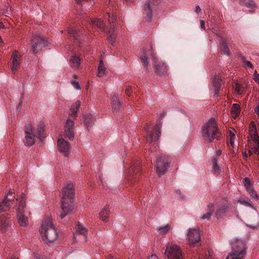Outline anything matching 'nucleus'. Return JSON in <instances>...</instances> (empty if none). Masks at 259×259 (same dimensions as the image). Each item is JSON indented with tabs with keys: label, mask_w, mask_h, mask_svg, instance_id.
Here are the masks:
<instances>
[{
	"label": "nucleus",
	"mask_w": 259,
	"mask_h": 259,
	"mask_svg": "<svg viewBox=\"0 0 259 259\" xmlns=\"http://www.w3.org/2000/svg\"><path fill=\"white\" fill-rule=\"evenodd\" d=\"M201 134L204 140L209 143L221 139L222 134L215 118H211L202 126Z\"/></svg>",
	"instance_id": "obj_4"
},
{
	"label": "nucleus",
	"mask_w": 259,
	"mask_h": 259,
	"mask_svg": "<svg viewBox=\"0 0 259 259\" xmlns=\"http://www.w3.org/2000/svg\"><path fill=\"white\" fill-rule=\"evenodd\" d=\"M243 183H244V186H246L247 185L250 184L251 182L249 178H245L243 180Z\"/></svg>",
	"instance_id": "obj_48"
},
{
	"label": "nucleus",
	"mask_w": 259,
	"mask_h": 259,
	"mask_svg": "<svg viewBox=\"0 0 259 259\" xmlns=\"http://www.w3.org/2000/svg\"><path fill=\"white\" fill-rule=\"evenodd\" d=\"M148 259H158V258L156 255L153 254Z\"/></svg>",
	"instance_id": "obj_57"
},
{
	"label": "nucleus",
	"mask_w": 259,
	"mask_h": 259,
	"mask_svg": "<svg viewBox=\"0 0 259 259\" xmlns=\"http://www.w3.org/2000/svg\"><path fill=\"white\" fill-rule=\"evenodd\" d=\"M230 203L228 201H225L219 204L217 206V209L215 213V217L219 219L224 216L230 207Z\"/></svg>",
	"instance_id": "obj_19"
},
{
	"label": "nucleus",
	"mask_w": 259,
	"mask_h": 259,
	"mask_svg": "<svg viewBox=\"0 0 259 259\" xmlns=\"http://www.w3.org/2000/svg\"><path fill=\"white\" fill-rule=\"evenodd\" d=\"M109 213V211L107 208H104L99 213V218L100 219L104 221L107 222L108 221V216Z\"/></svg>",
	"instance_id": "obj_33"
},
{
	"label": "nucleus",
	"mask_w": 259,
	"mask_h": 259,
	"mask_svg": "<svg viewBox=\"0 0 259 259\" xmlns=\"http://www.w3.org/2000/svg\"><path fill=\"white\" fill-rule=\"evenodd\" d=\"M12 220L4 216L0 217V232H6L9 228L12 225Z\"/></svg>",
	"instance_id": "obj_21"
},
{
	"label": "nucleus",
	"mask_w": 259,
	"mask_h": 259,
	"mask_svg": "<svg viewBox=\"0 0 259 259\" xmlns=\"http://www.w3.org/2000/svg\"><path fill=\"white\" fill-rule=\"evenodd\" d=\"M164 256L168 259H183L180 247L175 244L166 247Z\"/></svg>",
	"instance_id": "obj_10"
},
{
	"label": "nucleus",
	"mask_w": 259,
	"mask_h": 259,
	"mask_svg": "<svg viewBox=\"0 0 259 259\" xmlns=\"http://www.w3.org/2000/svg\"><path fill=\"white\" fill-rule=\"evenodd\" d=\"M125 2H133L134 0H124Z\"/></svg>",
	"instance_id": "obj_63"
},
{
	"label": "nucleus",
	"mask_w": 259,
	"mask_h": 259,
	"mask_svg": "<svg viewBox=\"0 0 259 259\" xmlns=\"http://www.w3.org/2000/svg\"><path fill=\"white\" fill-rule=\"evenodd\" d=\"M74 123L73 121L70 119H68L65 125V137L70 140L74 138Z\"/></svg>",
	"instance_id": "obj_18"
},
{
	"label": "nucleus",
	"mask_w": 259,
	"mask_h": 259,
	"mask_svg": "<svg viewBox=\"0 0 259 259\" xmlns=\"http://www.w3.org/2000/svg\"><path fill=\"white\" fill-rule=\"evenodd\" d=\"M200 23L201 29H203V30H205L206 28L205 26V22L203 20H200Z\"/></svg>",
	"instance_id": "obj_50"
},
{
	"label": "nucleus",
	"mask_w": 259,
	"mask_h": 259,
	"mask_svg": "<svg viewBox=\"0 0 259 259\" xmlns=\"http://www.w3.org/2000/svg\"><path fill=\"white\" fill-rule=\"evenodd\" d=\"M176 193L178 195H179V196L180 198L182 200H183V199H184L185 198V197L184 195H183L181 193V191H180V190H176Z\"/></svg>",
	"instance_id": "obj_49"
},
{
	"label": "nucleus",
	"mask_w": 259,
	"mask_h": 259,
	"mask_svg": "<svg viewBox=\"0 0 259 259\" xmlns=\"http://www.w3.org/2000/svg\"><path fill=\"white\" fill-rule=\"evenodd\" d=\"M234 138H230V140H229V144L231 145L232 147H233V146H234Z\"/></svg>",
	"instance_id": "obj_56"
},
{
	"label": "nucleus",
	"mask_w": 259,
	"mask_h": 259,
	"mask_svg": "<svg viewBox=\"0 0 259 259\" xmlns=\"http://www.w3.org/2000/svg\"><path fill=\"white\" fill-rule=\"evenodd\" d=\"M12 71L13 74H15L19 68L21 64V56L17 51L15 50L12 55Z\"/></svg>",
	"instance_id": "obj_17"
},
{
	"label": "nucleus",
	"mask_w": 259,
	"mask_h": 259,
	"mask_svg": "<svg viewBox=\"0 0 259 259\" xmlns=\"http://www.w3.org/2000/svg\"><path fill=\"white\" fill-rule=\"evenodd\" d=\"M242 85L238 83H236L235 86V91L238 95H241L243 91L241 90Z\"/></svg>",
	"instance_id": "obj_41"
},
{
	"label": "nucleus",
	"mask_w": 259,
	"mask_h": 259,
	"mask_svg": "<svg viewBox=\"0 0 259 259\" xmlns=\"http://www.w3.org/2000/svg\"><path fill=\"white\" fill-rule=\"evenodd\" d=\"M22 101L21 100L17 106V109L19 111L22 107Z\"/></svg>",
	"instance_id": "obj_53"
},
{
	"label": "nucleus",
	"mask_w": 259,
	"mask_h": 259,
	"mask_svg": "<svg viewBox=\"0 0 259 259\" xmlns=\"http://www.w3.org/2000/svg\"><path fill=\"white\" fill-rule=\"evenodd\" d=\"M244 186L247 192L250 190L251 189H252L251 184Z\"/></svg>",
	"instance_id": "obj_55"
},
{
	"label": "nucleus",
	"mask_w": 259,
	"mask_h": 259,
	"mask_svg": "<svg viewBox=\"0 0 259 259\" xmlns=\"http://www.w3.org/2000/svg\"><path fill=\"white\" fill-rule=\"evenodd\" d=\"M97 76L99 77L104 76L107 73L106 68L103 60L99 61V66L97 69Z\"/></svg>",
	"instance_id": "obj_28"
},
{
	"label": "nucleus",
	"mask_w": 259,
	"mask_h": 259,
	"mask_svg": "<svg viewBox=\"0 0 259 259\" xmlns=\"http://www.w3.org/2000/svg\"><path fill=\"white\" fill-rule=\"evenodd\" d=\"M162 126L161 119H158L156 123V133L155 135L154 134V130L151 127L150 125H147L146 127H145V130L147 132L146 136V142L148 143H151L153 141H157L160 135L161 131L160 128Z\"/></svg>",
	"instance_id": "obj_7"
},
{
	"label": "nucleus",
	"mask_w": 259,
	"mask_h": 259,
	"mask_svg": "<svg viewBox=\"0 0 259 259\" xmlns=\"http://www.w3.org/2000/svg\"><path fill=\"white\" fill-rule=\"evenodd\" d=\"M229 136L230 138H234L235 134L231 132V131H230Z\"/></svg>",
	"instance_id": "obj_58"
},
{
	"label": "nucleus",
	"mask_w": 259,
	"mask_h": 259,
	"mask_svg": "<svg viewBox=\"0 0 259 259\" xmlns=\"http://www.w3.org/2000/svg\"><path fill=\"white\" fill-rule=\"evenodd\" d=\"M33 256L35 259H38L39 258V255L38 254L33 253Z\"/></svg>",
	"instance_id": "obj_60"
},
{
	"label": "nucleus",
	"mask_w": 259,
	"mask_h": 259,
	"mask_svg": "<svg viewBox=\"0 0 259 259\" xmlns=\"http://www.w3.org/2000/svg\"><path fill=\"white\" fill-rule=\"evenodd\" d=\"M240 106L238 104H234L231 108V113L233 118H236L240 113Z\"/></svg>",
	"instance_id": "obj_35"
},
{
	"label": "nucleus",
	"mask_w": 259,
	"mask_h": 259,
	"mask_svg": "<svg viewBox=\"0 0 259 259\" xmlns=\"http://www.w3.org/2000/svg\"><path fill=\"white\" fill-rule=\"evenodd\" d=\"M214 206L213 204H209L208 205V212L203 215L201 219L209 220L210 217L212 215V213L214 211Z\"/></svg>",
	"instance_id": "obj_32"
},
{
	"label": "nucleus",
	"mask_w": 259,
	"mask_h": 259,
	"mask_svg": "<svg viewBox=\"0 0 259 259\" xmlns=\"http://www.w3.org/2000/svg\"><path fill=\"white\" fill-rule=\"evenodd\" d=\"M238 201H239V203H240L241 204H246V205L251 206L252 207H253L251 205V202L250 200H248V201H246L244 199L241 198V199H240Z\"/></svg>",
	"instance_id": "obj_43"
},
{
	"label": "nucleus",
	"mask_w": 259,
	"mask_h": 259,
	"mask_svg": "<svg viewBox=\"0 0 259 259\" xmlns=\"http://www.w3.org/2000/svg\"><path fill=\"white\" fill-rule=\"evenodd\" d=\"M240 4L252 9L256 7L255 4L252 0H240Z\"/></svg>",
	"instance_id": "obj_36"
},
{
	"label": "nucleus",
	"mask_w": 259,
	"mask_h": 259,
	"mask_svg": "<svg viewBox=\"0 0 259 259\" xmlns=\"http://www.w3.org/2000/svg\"><path fill=\"white\" fill-rule=\"evenodd\" d=\"M4 25L3 23H0V29L4 28Z\"/></svg>",
	"instance_id": "obj_62"
},
{
	"label": "nucleus",
	"mask_w": 259,
	"mask_h": 259,
	"mask_svg": "<svg viewBox=\"0 0 259 259\" xmlns=\"http://www.w3.org/2000/svg\"><path fill=\"white\" fill-rule=\"evenodd\" d=\"M12 193L13 192L10 190L4 200L0 202V212L6 211L13 204L14 198L12 196Z\"/></svg>",
	"instance_id": "obj_14"
},
{
	"label": "nucleus",
	"mask_w": 259,
	"mask_h": 259,
	"mask_svg": "<svg viewBox=\"0 0 259 259\" xmlns=\"http://www.w3.org/2000/svg\"><path fill=\"white\" fill-rule=\"evenodd\" d=\"M58 147L60 152L64 153L65 156H67L70 150V143L62 138L58 140Z\"/></svg>",
	"instance_id": "obj_20"
},
{
	"label": "nucleus",
	"mask_w": 259,
	"mask_h": 259,
	"mask_svg": "<svg viewBox=\"0 0 259 259\" xmlns=\"http://www.w3.org/2000/svg\"><path fill=\"white\" fill-rule=\"evenodd\" d=\"M25 199L26 195L24 193L21 194V198L17 199L18 204L15 206L19 224L23 227H26L28 225V219L23 214L25 207Z\"/></svg>",
	"instance_id": "obj_6"
},
{
	"label": "nucleus",
	"mask_w": 259,
	"mask_h": 259,
	"mask_svg": "<svg viewBox=\"0 0 259 259\" xmlns=\"http://www.w3.org/2000/svg\"><path fill=\"white\" fill-rule=\"evenodd\" d=\"M140 59L143 64L144 67L148 71L150 69L149 67V59L148 58L149 52L143 49L140 53Z\"/></svg>",
	"instance_id": "obj_24"
},
{
	"label": "nucleus",
	"mask_w": 259,
	"mask_h": 259,
	"mask_svg": "<svg viewBox=\"0 0 259 259\" xmlns=\"http://www.w3.org/2000/svg\"><path fill=\"white\" fill-rule=\"evenodd\" d=\"M252 142L250 143L251 149L249 151L250 153L259 154V137L258 136H255L252 138Z\"/></svg>",
	"instance_id": "obj_25"
},
{
	"label": "nucleus",
	"mask_w": 259,
	"mask_h": 259,
	"mask_svg": "<svg viewBox=\"0 0 259 259\" xmlns=\"http://www.w3.org/2000/svg\"><path fill=\"white\" fill-rule=\"evenodd\" d=\"M11 13V9L10 8H7L6 11L4 12L5 15L7 16L10 15Z\"/></svg>",
	"instance_id": "obj_51"
},
{
	"label": "nucleus",
	"mask_w": 259,
	"mask_h": 259,
	"mask_svg": "<svg viewBox=\"0 0 259 259\" xmlns=\"http://www.w3.org/2000/svg\"><path fill=\"white\" fill-rule=\"evenodd\" d=\"M187 238L189 241V243L190 245H193L195 243L199 242L200 240L199 229L197 228L193 229H189L188 230Z\"/></svg>",
	"instance_id": "obj_15"
},
{
	"label": "nucleus",
	"mask_w": 259,
	"mask_h": 259,
	"mask_svg": "<svg viewBox=\"0 0 259 259\" xmlns=\"http://www.w3.org/2000/svg\"><path fill=\"white\" fill-rule=\"evenodd\" d=\"M10 259H18V258L16 257H11V258Z\"/></svg>",
	"instance_id": "obj_64"
},
{
	"label": "nucleus",
	"mask_w": 259,
	"mask_h": 259,
	"mask_svg": "<svg viewBox=\"0 0 259 259\" xmlns=\"http://www.w3.org/2000/svg\"><path fill=\"white\" fill-rule=\"evenodd\" d=\"M141 166L140 162L138 163L134 164L129 170V179L131 181L133 180V182H135L136 180L139 178V174L141 171Z\"/></svg>",
	"instance_id": "obj_16"
},
{
	"label": "nucleus",
	"mask_w": 259,
	"mask_h": 259,
	"mask_svg": "<svg viewBox=\"0 0 259 259\" xmlns=\"http://www.w3.org/2000/svg\"><path fill=\"white\" fill-rule=\"evenodd\" d=\"M212 163L213 164V171L219 174L220 171L219 167L218 165V160L216 158H213L212 159Z\"/></svg>",
	"instance_id": "obj_40"
},
{
	"label": "nucleus",
	"mask_w": 259,
	"mask_h": 259,
	"mask_svg": "<svg viewBox=\"0 0 259 259\" xmlns=\"http://www.w3.org/2000/svg\"><path fill=\"white\" fill-rule=\"evenodd\" d=\"M150 53L152 57L153 61L155 63L154 68L155 72L160 75L164 74L167 71V67L166 64L163 62H159L157 64L156 63L157 59L154 55L152 46H151Z\"/></svg>",
	"instance_id": "obj_13"
},
{
	"label": "nucleus",
	"mask_w": 259,
	"mask_h": 259,
	"mask_svg": "<svg viewBox=\"0 0 259 259\" xmlns=\"http://www.w3.org/2000/svg\"><path fill=\"white\" fill-rule=\"evenodd\" d=\"M131 87H126V89H125V94L128 96H130V94L129 93V91L130 90H131Z\"/></svg>",
	"instance_id": "obj_54"
},
{
	"label": "nucleus",
	"mask_w": 259,
	"mask_h": 259,
	"mask_svg": "<svg viewBox=\"0 0 259 259\" xmlns=\"http://www.w3.org/2000/svg\"><path fill=\"white\" fill-rule=\"evenodd\" d=\"M160 0H147L144 4V13L146 15V19L150 21L152 17V11L154 7L159 4Z\"/></svg>",
	"instance_id": "obj_12"
},
{
	"label": "nucleus",
	"mask_w": 259,
	"mask_h": 259,
	"mask_svg": "<svg viewBox=\"0 0 259 259\" xmlns=\"http://www.w3.org/2000/svg\"><path fill=\"white\" fill-rule=\"evenodd\" d=\"M87 229L86 228L83 227L82 225L80 224L79 222H78V224L76 228V232L74 234V239L76 238V236L79 235H82L84 238H85V241H87Z\"/></svg>",
	"instance_id": "obj_27"
},
{
	"label": "nucleus",
	"mask_w": 259,
	"mask_h": 259,
	"mask_svg": "<svg viewBox=\"0 0 259 259\" xmlns=\"http://www.w3.org/2000/svg\"><path fill=\"white\" fill-rule=\"evenodd\" d=\"M166 115V112L165 111H163L161 112L158 113V116L160 119H161L162 118L165 117Z\"/></svg>",
	"instance_id": "obj_47"
},
{
	"label": "nucleus",
	"mask_w": 259,
	"mask_h": 259,
	"mask_svg": "<svg viewBox=\"0 0 259 259\" xmlns=\"http://www.w3.org/2000/svg\"><path fill=\"white\" fill-rule=\"evenodd\" d=\"M170 161V158L165 155H161L157 158L156 168V172L159 176L160 177L165 174L167 170Z\"/></svg>",
	"instance_id": "obj_9"
},
{
	"label": "nucleus",
	"mask_w": 259,
	"mask_h": 259,
	"mask_svg": "<svg viewBox=\"0 0 259 259\" xmlns=\"http://www.w3.org/2000/svg\"><path fill=\"white\" fill-rule=\"evenodd\" d=\"M245 254H241L239 253H236L232 251L229 253L226 259H244Z\"/></svg>",
	"instance_id": "obj_34"
},
{
	"label": "nucleus",
	"mask_w": 259,
	"mask_h": 259,
	"mask_svg": "<svg viewBox=\"0 0 259 259\" xmlns=\"http://www.w3.org/2000/svg\"><path fill=\"white\" fill-rule=\"evenodd\" d=\"M71 82L72 85L75 89H76L77 90L80 89V85L78 81L72 80Z\"/></svg>",
	"instance_id": "obj_45"
},
{
	"label": "nucleus",
	"mask_w": 259,
	"mask_h": 259,
	"mask_svg": "<svg viewBox=\"0 0 259 259\" xmlns=\"http://www.w3.org/2000/svg\"><path fill=\"white\" fill-rule=\"evenodd\" d=\"M249 132L251 138L254 137L255 136H258L256 132L255 124L253 121L251 122Z\"/></svg>",
	"instance_id": "obj_39"
},
{
	"label": "nucleus",
	"mask_w": 259,
	"mask_h": 259,
	"mask_svg": "<svg viewBox=\"0 0 259 259\" xmlns=\"http://www.w3.org/2000/svg\"><path fill=\"white\" fill-rule=\"evenodd\" d=\"M74 190L72 183H68L64 187L60 193L61 214L60 218L63 219L66 215L69 214L75 207L74 204Z\"/></svg>",
	"instance_id": "obj_1"
},
{
	"label": "nucleus",
	"mask_w": 259,
	"mask_h": 259,
	"mask_svg": "<svg viewBox=\"0 0 259 259\" xmlns=\"http://www.w3.org/2000/svg\"><path fill=\"white\" fill-rule=\"evenodd\" d=\"M111 104L113 112L115 113L119 111L121 108V105L119 100L118 95L113 93L111 95Z\"/></svg>",
	"instance_id": "obj_23"
},
{
	"label": "nucleus",
	"mask_w": 259,
	"mask_h": 259,
	"mask_svg": "<svg viewBox=\"0 0 259 259\" xmlns=\"http://www.w3.org/2000/svg\"><path fill=\"white\" fill-rule=\"evenodd\" d=\"M107 15L108 18L105 22L102 19H95L91 20V23L93 26L97 27L99 29V31L106 32L111 45L114 46L113 40L117 36L115 27L116 17L114 13H108Z\"/></svg>",
	"instance_id": "obj_2"
},
{
	"label": "nucleus",
	"mask_w": 259,
	"mask_h": 259,
	"mask_svg": "<svg viewBox=\"0 0 259 259\" xmlns=\"http://www.w3.org/2000/svg\"><path fill=\"white\" fill-rule=\"evenodd\" d=\"M82 120L86 128L88 129L94 124L95 118L91 113L85 111L83 114Z\"/></svg>",
	"instance_id": "obj_22"
},
{
	"label": "nucleus",
	"mask_w": 259,
	"mask_h": 259,
	"mask_svg": "<svg viewBox=\"0 0 259 259\" xmlns=\"http://www.w3.org/2000/svg\"><path fill=\"white\" fill-rule=\"evenodd\" d=\"M45 130V124L42 121L39 122L36 131L30 122H27L25 124L24 128L25 140L24 143L25 145L30 147L35 143V138L41 140Z\"/></svg>",
	"instance_id": "obj_3"
},
{
	"label": "nucleus",
	"mask_w": 259,
	"mask_h": 259,
	"mask_svg": "<svg viewBox=\"0 0 259 259\" xmlns=\"http://www.w3.org/2000/svg\"><path fill=\"white\" fill-rule=\"evenodd\" d=\"M232 251L241 254H246V247L244 241L238 238L234 239L231 242Z\"/></svg>",
	"instance_id": "obj_11"
},
{
	"label": "nucleus",
	"mask_w": 259,
	"mask_h": 259,
	"mask_svg": "<svg viewBox=\"0 0 259 259\" xmlns=\"http://www.w3.org/2000/svg\"><path fill=\"white\" fill-rule=\"evenodd\" d=\"M244 67L246 69L252 68L253 65L252 63L249 61H244Z\"/></svg>",
	"instance_id": "obj_44"
},
{
	"label": "nucleus",
	"mask_w": 259,
	"mask_h": 259,
	"mask_svg": "<svg viewBox=\"0 0 259 259\" xmlns=\"http://www.w3.org/2000/svg\"><path fill=\"white\" fill-rule=\"evenodd\" d=\"M80 106V102L78 100L75 102V103L71 106L70 113V116L76 117L77 111Z\"/></svg>",
	"instance_id": "obj_30"
},
{
	"label": "nucleus",
	"mask_w": 259,
	"mask_h": 259,
	"mask_svg": "<svg viewBox=\"0 0 259 259\" xmlns=\"http://www.w3.org/2000/svg\"><path fill=\"white\" fill-rule=\"evenodd\" d=\"M221 79L220 78L219 76L215 75L213 78V85L214 90V96L215 97H218L219 92L220 90L221 85Z\"/></svg>",
	"instance_id": "obj_26"
},
{
	"label": "nucleus",
	"mask_w": 259,
	"mask_h": 259,
	"mask_svg": "<svg viewBox=\"0 0 259 259\" xmlns=\"http://www.w3.org/2000/svg\"><path fill=\"white\" fill-rule=\"evenodd\" d=\"M68 33L70 36L73 37L74 39L79 40L80 36V32L76 29L70 28L67 30Z\"/></svg>",
	"instance_id": "obj_31"
},
{
	"label": "nucleus",
	"mask_w": 259,
	"mask_h": 259,
	"mask_svg": "<svg viewBox=\"0 0 259 259\" xmlns=\"http://www.w3.org/2000/svg\"><path fill=\"white\" fill-rule=\"evenodd\" d=\"M30 52L33 54H36L42 48L47 46V42L39 34L33 35L31 38Z\"/></svg>",
	"instance_id": "obj_8"
},
{
	"label": "nucleus",
	"mask_w": 259,
	"mask_h": 259,
	"mask_svg": "<svg viewBox=\"0 0 259 259\" xmlns=\"http://www.w3.org/2000/svg\"><path fill=\"white\" fill-rule=\"evenodd\" d=\"M253 79L256 83L259 85V74L257 73L256 71H255L253 73Z\"/></svg>",
	"instance_id": "obj_46"
},
{
	"label": "nucleus",
	"mask_w": 259,
	"mask_h": 259,
	"mask_svg": "<svg viewBox=\"0 0 259 259\" xmlns=\"http://www.w3.org/2000/svg\"><path fill=\"white\" fill-rule=\"evenodd\" d=\"M248 194L250 195V197L254 199H257L258 196L255 192V191L253 190V189H251L250 190L248 191Z\"/></svg>",
	"instance_id": "obj_42"
},
{
	"label": "nucleus",
	"mask_w": 259,
	"mask_h": 259,
	"mask_svg": "<svg viewBox=\"0 0 259 259\" xmlns=\"http://www.w3.org/2000/svg\"><path fill=\"white\" fill-rule=\"evenodd\" d=\"M42 240L47 244L54 241L58 237L57 231L54 226L52 219L49 218L46 220L39 229Z\"/></svg>",
	"instance_id": "obj_5"
},
{
	"label": "nucleus",
	"mask_w": 259,
	"mask_h": 259,
	"mask_svg": "<svg viewBox=\"0 0 259 259\" xmlns=\"http://www.w3.org/2000/svg\"><path fill=\"white\" fill-rule=\"evenodd\" d=\"M201 9L200 8V7L198 5L196 6L195 10V12L198 14L200 12H201Z\"/></svg>",
	"instance_id": "obj_52"
},
{
	"label": "nucleus",
	"mask_w": 259,
	"mask_h": 259,
	"mask_svg": "<svg viewBox=\"0 0 259 259\" xmlns=\"http://www.w3.org/2000/svg\"><path fill=\"white\" fill-rule=\"evenodd\" d=\"M170 229V226L166 225L164 226L160 227L157 229V232L160 235H165L167 234Z\"/></svg>",
	"instance_id": "obj_38"
},
{
	"label": "nucleus",
	"mask_w": 259,
	"mask_h": 259,
	"mask_svg": "<svg viewBox=\"0 0 259 259\" xmlns=\"http://www.w3.org/2000/svg\"><path fill=\"white\" fill-rule=\"evenodd\" d=\"M221 51L224 55L227 56L230 55L229 49L227 44V42L225 40H222Z\"/></svg>",
	"instance_id": "obj_37"
},
{
	"label": "nucleus",
	"mask_w": 259,
	"mask_h": 259,
	"mask_svg": "<svg viewBox=\"0 0 259 259\" xmlns=\"http://www.w3.org/2000/svg\"><path fill=\"white\" fill-rule=\"evenodd\" d=\"M255 112L257 114V115L259 116V105L255 108Z\"/></svg>",
	"instance_id": "obj_59"
},
{
	"label": "nucleus",
	"mask_w": 259,
	"mask_h": 259,
	"mask_svg": "<svg viewBox=\"0 0 259 259\" xmlns=\"http://www.w3.org/2000/svg\"><path fill=\"white\" fill-rule=\"evenodd\" d=\"M70 61L71 63V66L74 68H78L80 65V59L79 56L74 55L72 56Z\"/></svg>",
	"instance_id": "obj_29"
},
{
	"label": "nucleus",
	"mask_w": 259,
	"mask_h": 259,
	"mask_svg": "<svg viewBox=\"0 0 259 259\" xmlns=\"http://www.w3.org/2000/svg\"><path fill=\"white\" fill-rule=\"evenodd\" d=\"M217 156H219L221 155V151H218L217 153Z\"/></svg>",
	"instance_id": "obj_61"
}]
</instances>
